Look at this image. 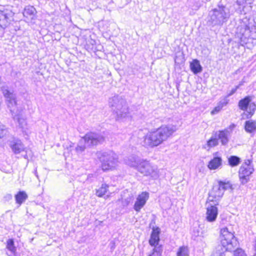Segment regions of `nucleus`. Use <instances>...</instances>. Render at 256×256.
<instances>
[{"label":"nucleus","instance_id":"obj_9","mask_svg":"<svg viewBox=\"0 0 256 256\" xmlns=\"http://www.w3.org/2000/svg\"><path fill=\"white\" fill-rule=\"evenodd\" d=\"M14 15L12 10L2 8L0 9V34H3L4 29L9 25Z\"/></svg>","mask_w":256,"mask_h":256},{"label":"nucleus","instance_id":"obj_35","mask_svg":"<svg viewBox=\"0 0 256 256\" xmlns=\"http://www.w3.org/2000/svg\"><path fill=\"white\" fill-rule=\"evenodd\" d=\"M252 163V161L251 160H245L244 162L241 166H244V167L246 168H249L251 166H254Z\"/></svg>","mask_w":256,"mask_h":256},{"label":"nucleus","instance_id":"obj_1","mask_svg":"<svg viewBox=\"0 0 256 256\" xmlns=\"http://www.w3.org/2000/svg\"><path fill=\"white\" fill-rule=\"evenodd\" d=\"M0 90L12 118L14 120H17L20 128H24L26 125V120L21 118V110L18 106L16 94L12 88L5 84L0 86Z\"/></svg>","mask_w":256,"mask_h":256},{"label":"nucleus","instance_id":"obj_43","mask_svg":"<svg viewBox=\"0 0 256 256\" xmlns=\"http://www.w3.org/2000/svg\"><path fill=\"white\" fill-rule=\"evenodd\" d=\"M244 82L242 81V82H240L239 83V84H238V86H238V88H240V86H242V85L244 84Z\"/></svg>","mask_w":256,"mask_h":256},{"label":"nucleus","instance_id":"obj_29","mask_svg":"<svg viewBox=\"0 0 256 256\" xmlns=\"http://www.w3.org/2000/svg\"><path fill=\"white\" fill-rule=\"evenodd\" d=\"M108 186L106 184H102L101 187L96 190V194L98 197H102L107 192Z\"/></svg>","mask_w":256,"mask_h":256},{"label":"nucleus","instance_id":"obj_19","mask_svg":"<svg viewBox=\"0 0 256 256\" xmlns=\"http://www.w3.org/2000/svg\"><path fill=\"white\" fill-rule=\"evenodd\" d=\"M230 135V131L228 129L218 131V134L216 136L218 140H220L222 144L224 146L227 144L229 140L228 136Z\"/></svg>","mask_w":256,"mask_h":256},{"label":"nucleus","instance_id":"obj_18","mask_svg":"<svg viewBox=\"0 0 256 256\" xmlns=\"http://www.w3.org/2000/svg\"><path fill=\"white\" fill-rule=\"evenodd\" d=\"M36 10L34 6H28L24 9L23 15L28 20H32L36 18Z\"/></svg>","mask_w":256,"mask_h":256},{"label":"nucleus","instance_id":"obj_6","mask_svg":"<svg viewBox=\"0 0 256 256\" xmlns=\"http://www.w3.org/2000/svg\"><path fill=\"white\" fill-rule=\"evenodd\" d=\"M98 157L102 163L104 171L112 170L118 162V156L112 151L100 152L97 153Z\"/></svg>","mask_w":256,"mask_h":256},{"label":"nucleus","instance_id":"obj_21","mask_svg":"<svg viewBox=\"0 0 256 256\" xmlns=\"http://www.w3.org/2000/svg\"><path fill=\"white\" fill-rule=\"evenodd\" d=\"M190 67L191 71L194 74H200L202 70V66H201L200 61L197 59H194L190 62Z\"/></svg>","mask_w":256,"mask_h":256},{"label":"nucleus","instance_id":"obj_45","mask_svg":"<svg viewBox=\"0 0 256 256\" xmlns=\"http://www.w3.org/2000/svg\"><path fill=\"white\" fill-rule=\"evenodd\" d=\"M24 157V158L28 159V156H27V154H25Z\"/></svg>","mask_w":256,"mask_h":256},{"label":"nucleus","instance_id":"obj_16","mask_svg":"<svg viewBox=\"0 0 256 256\" xmlns=\"http://www.w3.org/2000/svg\"><path fill=\"white\" fill-rule=\"evenodd\" d=\"M216 206L212 202L206 208V219L209 222H214L218 216V210Z\"/></svg>","mask_w":256,"mask_h":256},{"label":"nucleus","instance_id":"obj_37","mask_svg":"<svg viewBox=\"0 0 256 256\" xmlns=\"http://www.w3.org/2000/svg\"><path fill=\"white\" fill-rule=\"evenodd\" d=\"M228 98L226 96L220 102L219 105L222 106V108L226 106L229 100L228 99Z\"/></svg>","mask_w":256,"mask_h":256},{"label":"nucleus","instance_id":"obj_33","mask_svg":"<svg viewBox=\"0 0 256 256\" xmlns=\"http://www.w3.org/2000/svg\"><path fill=\"white\" fill-rule=\"evenodd\" d=\"M234 256H246L244 251L240 248H237L234 252Z\"/></svg>","mask_w":256,"mask_h":256},{"label":"nucleus","instance_id":"obj_15","mask_svg":"<svg viewBox=\"0 0 256 256\" xmlns=\"http://www.w3.org/2000/svg\"><path fill=\"white\" fill-rule=\"evenodd\" d=\"M149 198V194L148 192H142L139 194L134 204V208L136 212H139L140 210L144 206L146 200Z\"/></svg>","mask_w":256,"mask_h":256},{"label":"nucleus","instance_id":"obj_26","mask_svg":"<svg viewBox=\"0 0 256 256\" xmlns=\"http://www.w3.org/2000/svg\"><path fill=\"white\" fill-rule=\"evenodd\" d=\"M140 160V159H138V158H136L135 156H131L128 158V159L126 161V163L129 166L131 167H134L136 168Z\"/></svg>","mask_w":256,"mask_h":256},{"label":"nucleus","instance_id":"obj_42","mask_svg":"<svg viewBox=\"0 0 256 256\" xmlns=\"http://www.w3.org/2000/svg\"><path fill=\"white\" fill-rule=\"evenodd\" d=\"M34 173V175L36 176V177L38 179L39 178H38V174L37 172L36 168H35Z\"/></svg>","mask_w":256,"mask_h":256},{"label":"nucleus","instance_id":"obj_12","mask_svg":"<svg viewBox=\"0 0 256 256\" xmlns=\"http://www.w3.org/2000/svg\"><path fill=\"white\" fill-rule=\"evenodd\" d=\"M235 246L233 243H228L225 240H221L220 244L216 248L214 252V256H224L226 252L233 250Z\"/></svg>","mask_w":256,"mask_h":256},{"label":"nucleus","instance_id":"obj_2","mask_svg":"<svg viewBox=\"0 0 256 256\" xmlns=\"http://www.w3.org/2000/svg\"><path fill=\"white\" fill-rule=\"evenodd\" d=\"M176 126L172 124L162 125L155 130L149 132L144 137V144L154 148L162 144L176 132Z\"/></svg>","mask_w":256,"mask_h":256},{"label":"nucleus","instance_id":"obj_46","mask_svg":"<svg viewBox=\"0 0 256 256\" xmlns=\"http://www.w3.org/2000/svg\"><path fill=\"white\" fill-rule=\"evenodd\" d=\"M178 60V57H177V56H176V58H175V59H174V60H175V62H176V60Z\"/></svg>","mask_w":256,"mask_h":256},{"label":"nucleus","instance_id":"obj_7","mask_svg":"<svg viewBox=\"0 0 256 256\" xmlns=\"http://www.w3.org/2000/svg\"><path fill=\"white\" fill-rule=\"evenodd\" d=\"M136 170L144 176H150L153 179H156L158 177L157 168L146 160H141Z\"/></svg>","mask_w":256,"mask_h":256},{"label":"nucleus","instance_id":"obj_11","mask_svg":"<svg viewBox=\"0 0 256 256\" xmlns=\"http://www.w3.org/2000/svg\"><path fill=\"white\" fill-rule=\"evenodd\" d=\"M219 184L214 185L211 191L208 193V202H214V205H218L219 201L223 196L224 193Z\"/></svg>","mask_w":256,"mask_h":256},{"label":"nucleus","instance_id":"obj_27","mask_svg":"<svg viewBox=\"0 0 256 256\" xmlns=\"http://www.w3.org/2000/svg\"><path fill=\"white\" fill-rule=\"evenodd\" d=\"M241 162V159L238 156H231L228 158V163L232 167L238 166Z\"/></svg>","mask_w":256,"mask_h":256},{"label":"nucleus","instance_id":"obj_5","mask_svg":"<svg viewBox=\"0 0 256 256\" xmlns=\"http://www.w3.org/2000/svg\"><path fill=\"white\" fill-rule=\"evenodd\" d=\"M109 105L118 118H124L128 112L126 101L122 96L116 95L109 99Z\"/></svg>","mask_w":256,"mask_h":256},{"label":"nucleus","instance_id":"obj_20","mask_svg":"<svg viewBox=\"0 0 256 256\" xmlns=\"http://www.w3.org/2000/svg\"><path fill=\"white\" fill-rule=\"evenodd\" d=\"M254 98V96H247L240 100L238 103V106L240 109L244 111L246 110L248 108L249 104L250 103Z\"/></svg>","mask_w":256,"mask_h":256},{"label":"nucleus","instance_id":"obj_25","mask_svg":"<svg viewBox=\"0 0 256 256\" xmlns=\"http://www.w3.org/2000/svg\"><path fill=\"white\" fill-rule=\"evenodd\" d=\"M6 248L10 251V254L6 252L8 256L14 255L16 252V248L14 246V240L12 238L8 239L6 242Z\"/></svg>","mask_w":256,"mask_h":256},{"label":"nucleus","instance_id":"obj_4","mask_svg":"<svg viewBox=\"0 0 256 256\" xmlns=\"http://www.w3.org/2000/svg\"><path fill=\"white\" fill-rule=\"evenodd\" d=\"M230 9L222 4L210 11L207 18L206 24L209 26H222L227 22L230 17Z\"/></svg>","mask_w":256,"mask_h":256},{"label":"nucleus","instance_id":"obj_38","mask_svg":"<svg viewBox=\"0 0 256 256\" xmlns=\"http://www.w3.org/2000/svg\"><path fill=\"white\" fill-rule=\"evenodd\" d=\"M222 106L218 104L217 106L215 107L214 108L212 111L211 114H214L218 112L222 109Z\"/></svg>","mask_w":256,"mask_h":256},{"label":"nucleus","instance_id":"obj_23","mask_svg":"<svg viewBox=\"0 0 256 256\" xmlns=\"http://www.w3.org/2000/svg\"><path fill=\"white\" fill-rule=\"evenodd\" d=\"M244 130L248 133L254 132L256 130V121L246 120L244 122Z\"/></svg>","mask_w":256,"mask_h":256},{"label":"nucleus","instance_id":"obj_40","mask_svg":"<svg viewBox=\"0 0 256 256\" xmlns=\"http://www.w3.org/2000/svg\"><path fill=\"white\" fill-rule=\"evenodd\" d=\"M238 89V86H236L234 88H232L230 92L228 93L226 96V98H228L233 95L236 92Z\"/></svg>","mask_w":256,"mask_h":256},{"label":"nucleus","instance_id":"obj_14","mask_svg":"<svg viewBox=\"0 0 256 256\" xmlns=\"http://www.w3.org/2000/svg\"><path fill=\"white\" fill-rule=\"evenodd\" d=\"M10 147L12 149V152L16 154H19L22 152L26 150V147L22 142L18 138H14L10 142Z\"/></svg>","mask_w":256,"mask_h":256},{"label":"nucleus","instance_id":"obj_10","mask_svg":"<svg viewBox=\"0 0 256 256\" xmlns=\"http://www.w3.org/2000/svg\"><path fill=\"white\" fill-rule=\"evenodd\" d=\"M85 144L88 146L102 144L104 141V137L100 133L90 132L83 138Z\"/></svg>","mask_w":256,"mask_h":256},{"label":"nucleus","instance_id":"obj_44","mask_svg":"<svg viewBox=\"0 0 256 256\" xmlns=\"http://www.w3.org/2000/svg\"><path fill=\"white\" fill-rule=\"evenodd\" d=\"M114 248V243H112V246L111 247V249Z\"/></svg>","mask_w":256,"mask_h":256},{"label":"nucleus","instance_id":"obj_13","mask_svg":"<svg viewBox=\"0 0 256 256\" xmlns=\"http://www.w3.org/2000/svg\"><path fill=\"white\" fill-rule=\"evenodd\" d=\"M254 172V166L246 168L244 166H240L238 170V178L240 184L244 185L248 183L250 180V176Z\"/></svg>","mask_w":256,"mask_h":256},{"label":"nucleus","instance_id":"obj_28","mask_svg":"<svg viewBox=\"0 0 256 256\" xmlns=\"http://www.w3.org/2000/svg\"><path fill=\"white\" fill-rule=\"evenodd\" d=\"M218 183L220 186H221L220 188L224 192L225 190H228V188H230L232 190H234L232 184L229 181L226 182L222 180H218Z\"/></svg>","mask_w":256,"mask_h":256},{"label":"nucleus","instance_id":"obj_34","mask_svg":"<svg viewBox=\"0 0 256 256\" xmlns=\"http://www.w3.org/2000/svg\"><path fill=\"white\" fill-rule=\"evenodd\" d=\"M249 111L248 112H250V113L254 114L255 110H256V104L254 102H250V104H249L248 106Z\"/></svg>","mask_w":256,"mask_h":256},{"label":"nucleus","instance_id":"obj_22","mask_svg":"<svg viewBox=\"0 0 256 256\" xmlns=\"http://www.w3.org/2000/svg\"><path fill=\"white\" fill-rule=\"evenodd\" d=\"M222 159L220 156H214L208 162V168L210 170H216L222 166Z\"/></svg>","mask_w":256,"mask_h":256},{"label":"nucleus","instance_id":"obj_3","mask_svg":"<svg viewBox=\"0 0 256 256\" xmlns=\"http://www.w3.org/2000/svg\"><path fill=\"white\" fill-rule=\"evenodd\" d=\"M234 33V36L238 41L246 44L249 38H256V23L246 16L240 18Z\"/></svg>","mask_w":256,"mask_h":256},{"label":"nucleus","instance_id":"obj_41","mask_svg":"<svg viewBox=\"0 0 256 256\" xmlns=\"http://www.w3.org/2000/svg\"><path fill=\"white\" fill-rule=\"evenodd\" d=\"M132 196H128L124 200H123V204L124 205H128L130 201L132 200Z\"/></svg>","mask_w":256,"mask_h":256},{"label":"nucleus","instance_id":"obj_39","mask_svg":"<svg viewBox=\"0 0 256 256\" xmlns=\"http://www.w3.org/2000/svg\"><path fill=\"white\" fill-rule=\"evenodd\" d=\"M12 195L11 194H8L4 196L3 200L4 202H6L12 200Z\"/></svg>","mask_w":256,"mask_h":256},{"label":"nucleus","instance_id":"obj_31","mask_svg":"<svg viewBox=\"0 0 256 256\" xmlns=\"http://www.w3.org/2000/svg\"><path fill=\"white\" fill-rule=\"evenodd\" d=\"M189 251L187 246H182L179 248L176 256H188Z\"/></svg>","mask_w":256,"mask_h":256},{"label":"nucleus","instance_id":"obj_17","mask_svg":"<svg viewBox=\"0 0 256 256\" xmlns=\"http://www.w3.org/2000/svg\"><path fill=\"white\" fill-rule=\"evenodd\" d=\"M220 234L222 237V240H225L228 243H233V245L236 246L237 242L234 234L229 232L226 227L221 229Z\"/></svg>","mask_w":256,"mask_h":256},{"label":"nucleus","instance_id":"obj_47","mask_svg":"<svg viewBox=\"0 0 256 256\" xmlns=\"http://www.w3.org/2000/svg\"><path fill=\"white\" fill-rule=\"evenodd\" d=\"M2 136H1L0 135V138H2Z\"/></svg>","mask_w":256,"mask_h":256},{"label":"nucleus","instance_id":"obj_32","mask_svg":"<svg viewBox=\"0 0 256 256\" xmlns=\"http://www.w3.org/2000/svg\"><path fill=\"white\" fill-rule=\"evenodd\" d=\"M86 148V145L84 144L82 142L80 141L76 148V150L77 152L82 153L84 151Z\"/></svg>","mask_w":256,"mask_h":256},{"label":"nucleus","instance_id":"obj_8","mask_svg":"<svg viewBox=\"0 0 256 256\" xmlns=\"http://www.w3.org/2000/svg\"><path fill=\"white\" fill-rule=\"evenodd\" d=\"M160 232V230L159 228H154L148 241L149 244L154 247L152 252L158 256H161L162 252V246L159 244Z\"/></svg>","mask_w":256,"mask_h":256},{"label":"nucleus","instance_id":"obj_24","mask_svg":"<svg viewBox=\"0 0 256 256\" xmlns=\"http://www.w3.org/2000/svg\"><path fill=\"white\" fill-rule=\"evenodd\" d=\"M14 197L16 203L20 206L28 199V196L24 191H19Z\"/></svg>","mask_w":256,"mask_h":256},{"label":"nucleus","instance_id":"obj_30","mask_svg":"<svg viewBox=\"0 0 256 256\" xmlns=\"http://www.w3.org/2000/svg\"><path fill=\"white\" fill-rule=\"evenodd\" d=\"M218 141L216 136V133L215 134L214 136H212L211 138L207 141L206 145L209 148L214 147L218 146Z\"/></svg>","mask_w":256,"mask_h":256},{"label":"nucleus","instance_id":"obj_36","mask_svg":"<svg viewBox=\"0 0 256 256\" xmlns=\"http://www.w3.org/2000/svg\"><path fill=\"white\" fill-rule=\"evenodd\" d=\"M254 114H252L250 113V112H246V113L244 112L242 114V119H249V118H251V117Z\"/></svg>","mask_w":256,"mask_h":256}]
</instances>
